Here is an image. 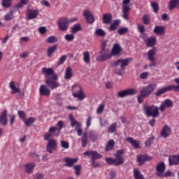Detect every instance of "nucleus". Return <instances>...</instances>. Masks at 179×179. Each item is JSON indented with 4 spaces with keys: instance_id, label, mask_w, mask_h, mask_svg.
<instances>
[{
    "instance_id": "69168bd1",
    "label": "nucleus",
    "mask_w": 179,
    "mask_h": 179,
    "mask_svg": "<svg viewBox=\"0 0 179 179\" xmlns=\"http://www.w3.org/2000/svg\"><path fill=\"white\" fill-rule=\"evenodd\" d=\"M137 30L139 31V33H143L144 31H145V26L142 24H138Z\"/></svg>"
},
{
    "instance_id": "dca6fc26",
    "label": "nucleus",
    "mask_w": 179,
    "mask_h": 179,
    "mask_svg": "<svg viewBox=\"0 0 179 179\" xmlns=\"http://www.w3.org/2000/svg\"><path fill=\"white\" fill-rule=\"evenodd\" d=\"M173 106H174L173 101L170 99H167L160 105L159 110L164 111L166 108H170V107H173Z\"/></svg>"
},
{
    "instance_id": "20e7f679",
    "label": "nucleus",
    "mask_w": 179,
    "mask_h": 179,
    "mask_svg": "<svg viewBox=\"0 0 179 179\" xmlns=\"http://www.w3.org/2000/svg\"><path fill=\"white\" fill-rule=\"evenodd\" d=\"M69 120H70L71 128L76 127V131H77L78 136H82L83 134V129H82V123L75 120V117H73V115H69Z\"/></svg>"
},
{
    "instance_id": "4be33fe9",
    "label": "nucleus",
    "mask_w": 179,
    "mask_h": 179,
    "mask_svg": "<svg viewBox=\"0 0 179 179\" xmlns=\"http://www.w3.org/2000/svg\"><path fill=\"white\" fill-rule=\"evenodd\" d=\"M171 135V128L169 125L165 124L161 131V136L162 138H169Z\"/></svg>"
},
{
    "instance_id": "3c124183",
    "label": "nucleus",
    "mask_w": 179,
    "mask_h": 179,
    "mask_svg": "<svg viewBox=\"0 0 179 179\" xmlns=\"http://www.w3.org/2000/svg\"><path fill=\"white\" fill-rule=\"evenodd\" d=\"M95 34L96 36H99V37H105L106 36V32L103 29H97L95 30Z\"/></svg>"
},
{
    "instance_id": "c756f323",
    "label": "nucleus",
    "mask_w": 179,
    "mask_h": 179,
    "mask_svg": "<svg viewBox=\"0 0 179 179\" xmlns=\"http://www.w3.org/2000/svg\"><path fill=\"white\" fill-rule=\"evenodd\" d=\"M121 51H122V48H121V45L118 43H115L113 45V47L111 50L112 55H114L115 57L117 55H120L121 54Z\"/></svg>"
},
{
    "instance_id": "13d9d810",
    "label": "nucleus",
    "mask_w": 179,
    "mask_h": 179,
    "mask_svg": "<svg viewBox=\"0 0 179 179\" xmlns=\"http://www.w3.org/2000/svg\"><path fill=\"white\" fill-rule=\"evenodd\" d=\"M64 38L66 41H73L75 40V36L73 34H66L64 36Z\"/></svg>"
},
{
    "instance_id": "cd10ccee",
    "label": "nucleus",
    "mask_w": 179,
    "mask_h": 179,
    "mask_svg": "<svg viewBox=\"0 0 179 179\" xmlns=\"http://www.w3.org/2000/svg\"><path fill=\"white\" fill-rule=\"evenodd\" d=\"M126 141L128 143H131V146L135 148V149H141L140 142L134 139L132 137H127Z\"/></svg>"
},
{
    "instance_id": "09e8293b",
    "label": "nucleus",
    "mask_w": 179,
    "mask_h": 179,
    "mask_svg": "<svg viewBox=\"0 0 179 179\" xmlns=\"http://www.w3.org/2000/svg\"><path fill=\"white\" fill-rule=\"evenodd\" d=\"M167 177H173V173L170 171H166L165 173L164 172L159 175V178H167Z\"/></svg>"
},
{
    "instance_id": "473e14b6",
    "label": "nucleus",
    "mask_w": 179,
    "mask_h": 179,
    "mask_svg": "<svg viewBox=\"0 0 179 179\" xmlns=\"http://www.w3.org/2000/svg\"><path fill=\"white\" fill-rule=\"evenodd\" d=\"M25 173L27 174H31L33 171H34V167H36V164L34 163H29L27 164L25 166Z\"/></svg>"
},
{
    "instance_id": "5701e85b",
    "label": "nucleus",
    "mask_w": 179,
    "mask_h": 179,
    "mask_svg": "<svg viewBox=\"0 0 179 179\" xmlns=\"http://www.w3.org/2000/svg\"><path fill=\"white\" fill-rule=\"evenodd\" d=\"M150 160H152V157H149L148 155H140L137 157V162L140 166H142L144 162H150Z\"/></svg>"
},
{
    "instance_id": "4468645a",
    "label": "nucleus",
    "mask_w": 179,
    "mask_h": 179,
    "mask_svg": "<svg viewBox=\"0 0 179 179\" xmlns=\"http://www.w3.org/2000/svg\"><path fill=\"white\" fill-rule=\"evenodd\" d=\"M40 96H45V97H50L51 95V90L47 87L45 85H41L39 87Z\"/></svg>"
},
{
    "instance_id": "c85d7f7f",
    "label": "nucleus",
    "mask_w": 179,
    "mask_h": 179,
    "mask_svg": "<svg viewBox=\"0 0 179 179\" xmlns=\"http://www.w3.org/2000/svg\"><path fill=\"white\" fill-rule=\"evenodd\" d=\"M122 9L123 18L128 20V19H129V11L131 10V7H129V5H123L122 6Z\"/></svg>"
},
{
    "instance_id": "423d86ee",
    "label": "nucleus",
    "mask_w": 179,
    "mask_h": 179,
    "mask_svg": "<svg viewBox=\"0 0 179 179\" xmlns=\"http://www.w3.org/2000/svg\"><path fill=\"white\" fill-rule=\"evenodd\" d=\"M57 25L61 31H66L69 27V19L66 17L59 18Z\"/></svg>"
},
{
    "instance_id": "7c9ffc66",
    "label": "nucleus",
    "mask_w": 179,
    "mask_h": 179,
    "mask_svg": "<svg viewBox=\"0 0 179 179\" xmlns=\"http://www.w3.org/2000/svg\"><path fill=\"white\" fill-rule=\"evenodd\" d=\"M42 73H43V75H45V78H47L48 79V78H50V76H54V75H55L54 74V69L47 67H43L42 69Z\"/></svg>"
},
{
    "instance_id": "680f3d73",
    "label": "nucleus",
    "mask_w": 179,
    "mask_h": 179,
    "mask_svg": "<svg viewBox=\"0 0 179 179\" xmlns=\"http://www.w3.org/2000/svg\"><path fill=\"white\" fill-rule=\"evenodd\" d=\"M153 142H155V138L151 137L148 140L145 141V146H148V148H150V146L152 145V143H153Z\"/></svg>"
},
{
    "instance_id": "774afa93",
    "label": "nucleus",
    "mask_w": 179,
    "mask_h": 179,
    "mask_svg": "<svg viewBox=\"0 0 179 179\" xmlns=\"http://www.w3.org/2000/svg\"><path fill=\"white\" fill-rule=\"evenodd\" d=\"M61 146L64 148V149H69V143L68 141H61Z\"/></svg>"
},
{
    "instance_id": "0eeeda50",
    "label": "nucleus",
    "mask_w": 179,
    "mask_h": 179,
    "mask_svg": "<svg viewBox=\"0 0 179 179\" xmlns=\"http://www.w3.org/2000/svg\"><path fill=\"white\" fill-rule=\"evenodd\" d=\"M134 61V59L131 57L126 58L124 59H119L117 61H115L113 64V66H118V64H120V69L122 71H124L125 69L126 66H128L129 65L130 62H132Z\"/></svg>"
},
{
    "instance_id": "58836bf2",
    "label": "nucleus",
    "mask_w": 179,
    "mask_h": 179,
    "mask_svg": "<svg viewBox=\"0 0 179 179\" xmlns=\"http://www.w3.org/2000/svg\"><path fill=\"white\" fill-rule=\"evenodd\" d=\"M81 143L83 148H86L87 143H89V139L87 138V132H85L81 138Z\"/></svg>"
},
{
    "instance_id": "37998d69",
    "label": "nucleus",
    "mask_w": 179,
    "mask_h": 179,
    "mask_svg": "<svg viewBox=\"0 0 179 179\" xmlns=\"http://www.w3.org/2000/svg\"><path fill=\"white\" fill-rule=\"evenodd\" d=\"M134 177L135 179H145L141 171L136 169L134 170Z\"/></svg>"
},
{
    "instance_id": "7ed1b4c3",
    "label": "nucleus",
    "mask_w": 179,
    "mask_h": 179,
    "mask_svg": "<svg viewBox=\"0 0 179 179\" xmlns=\"http://www.w3.org/2000/svg\"><path fill=\"white\" fill-rule=\"evenodd\" d=\"M72 96L78 99L80 101L86 99V95H85V92L82 90V87L79 85H76L72 87Z\"/></svg>"
},
{
    "instance_id": "f8f14e48",
    "label": "nucleus",
    "mask_w": 179,
    "mask_h": 179,
    "mask_svg": "<svg viewBox=\"0 0 179 179\" xmlns=\"http://www.w3.org/2000/svg\"><path fill=\"white\" fill-rule=\"evenodd\" d=\"M57 149V141L54 138H50L46 145V150L49 153H52V150Z\"/></svg>"
},
{
    "instance_id": "412c9836",
    "label": "nucleus",
    "mask_w": 179,
    "mask_h": 179,
    "mask_svg": "<svg viewBox=\"0 0 179 179\" xmlns=\"http://www.w3.org/2000/svg\"><path fill=\"white\" fill-rule=\"evenodd\" d=\"M153 33L157 36H163L166 34V27L164 26L156 25L153 29Z\"/></svg>"
},
{
    "instance_id": "f257e3e1",
    "label": "nucleus",
    "mask_w": 179,
    "mask_h": 179,
    "mask_svg": "<svg viewBox=\"0 0 179 179\" xmlns=\"http://www.w3.org/2000/svg\"><path fill=\"white\" fill-rule=\"evenodd\" d=\"M115 158L106 157V162L110 166H122L125 163L124 159V150H119L116 152Z\"/></svg>"
},
{
    "instance_id": "2eb2a0df",
    "label": "nucleus",
    "mask_w": 179,
    "mask_h": 179,
    "mask_svg": "<svg viewBox=\"0 0 179 179\" xmlns=\"http://www.w3.org/2000/svg\"><path fill=\"white\" fill-rule=\"evenodd\" d=\"M83 15L86 18L87 22H88L89 24H93V23H94V16L92 15L90 10H85Z\"/></svg>"
},
{
    "instance_id": "49530a36",
    "label": "nucleus",
    "mask_w": 179,
    "mask_h": 179,
    "mask_svg": "<svg viewBox=\"0 0 179 179\" xmlns=\"http://www.w3.org/2000/svg\"><path fill=\"white\" fill-rule=\"evenodd\" d=\"M175 82L177 83V85H171V87L173 92H179V78H175Z\"/></svg>"
},
{
    "instance_id": "c9c22d12",
    "label": "nucleus",
    "mask_w": 179,
    "mask_h": 179,
    "mask_svg": "<svg viewBox=\"0 0 179 179\" xmlns=\"http://www.w3.org/2000/svg\"><path fill=\"white\" fill-rule=\"evenodd\" d=\"M9 87L11 90V92L13 94H16V93H19L20 88L16 87V85H15V81H11L9 83Z\"/></svg>"
},
{
    "instance_id": "79ce46f5",
    "label": "nucleus",
    "mask_w": 179,
    "mask_h": 179,
    "mask_svg": "<svg viewBox=\"0 0 179 179\" xmlns=\"http://www.w3.org/2000/svg\"><path fill=\"white\" fill-rule=\"evenodd\" d=\"M24 124H25V125L27 127H31V124H34V122H36V118L35 117H29V118H25L23 120Z\"/></svg>"
},
{
    "instance_id": "4d7b16f0",
    "label": "nucleus",
    "mask_w": 179,
    "mask_h": 179,
    "mask_svg": "<svg viewBox=\"0 0 179 179\" xmlns=\"http://www.w3.org/2000/svg\"><path fill=\"white\" fill-rule=\"evenodd\" d=\"M13 19V11L10 10V13L4 15V20H12Z\"/></svg>"
},
{
    "instance_id": "a18cd8bd",
    "label": "nucleus",
    "mask_w": 179,
    "mask_h": 179,
    "mask_svg": "<svg viewBox=\"0 0 179 179\" xmlns=\"http://www.w3.org/2000/svg\"><path fill=\"white\" fill-rule=\"evenodd\" d=\"M89 138L92 142H96L97 141V134H96L94 131L92 130L89 132Z\"/></svg>"
},
{
    "instance_id": "f704fd0d",
    "label": "nucleus",
    "mask_w": 179,
    "mask_h": 179,
    "mask_svg": "<svg viewBox=\"0 0 179 179\" xmlns=\"http://www.w3.org/2000/svg\"><path fill=\"white\" fill-rule=\"evenodd\" d=\"M120 23H121V21L120 20H113V22L110 24L109 27V31H115V30H117V27L120 26Z\"/></svg>"
},
{
    "instance_id": "72a5a7b5",
    "label": "nucleus",
    "mask_w": 179,
    "mask_h": 179,
    "mask_svg": "<svg viewBox=\"0 0 179 179\" xmlns=\"http://www.w3.org/2000/svg\"><path fill=\"white\" fill-rule=\"evenodd\" d=\"M58 48V45L57 44H54L52 46L49 47L47 50V55L49 57V58H51L52 57V54L57 51V49Z\"/></svg>"
},
{
    "instance_id": "f3484780",
    "label": "nucleus",
    "mask_w": 179,
    "mask_h": 179,
    "mask_svg": "<svg viewBox=\"0 0 179 179\" xmlns=\"http://www.w3.org/2000/svg\"><path fill=\"white\" fill-rule=\"evenodd\" d=\"M83 155H85V156H88L89 157H90L91 156V159H94L96 160H98V159H101V157H103V155L99 154L97 151H86L83 153Z\"/></svg>"
},
{
    "instance_id": "b1692460",
    "label": "nucleus",
    "mask_w": 179,
    "mask_h": 179,
    "mask_svg": "<svg viewBox=\"0 0 179 179\" xmlns=\"http://www.w3.org/2000/svg\"><path fill=\"white\" fill-rule=\"evenodd\" d=\"M172 88L171 85H167L160 90H158L157 92H155V94L159 97V96H162V94H164V93H167V92H171Z\"/></svg>"
},
{
    "instance_id": "bf43d9fd",
    "label": "nucleus",
    "mask_w": 179,
    "mask_h": 179,
    "mask_svg": "<svg viewBox=\"0 0 179 179\" xmlns=\"http://www.w3.org/2000/svg\"><path fill=\"white\" fill-rule=\"evenodd\" d=\"M116 129H117V123H113L108 128V132H110V134H114V132H115Z\"/></svg>"
},
{
    "instance_id": "6e6552de",
    "label": "nucleus",
    "mask_w": 179,
    "mask_h": 179,
    "mask_svg": "<svg viewBox=\"0 0 179 179\" xmlns=\"http://www.w3.org/2000/svg\"><path fill=\"white\" fill-rule=\"evenodd\" d=\"M100 55H98L96 59L99 62H104V61H107V59H111V57H113L112 53L110 52V50H101L99 52Z\"/></svg>"
},
{
    "instance_id": "c03bdc74",
    "label": "nucleus",
    "mask_w": 179,
    "mask_h": 179,
    "mask_svg": "<svg viewBox=\"0 0 179 179\" xmlns=\"http://www.w3.org/2000/svg\"><path fill=\"white\" fill-rule=\"evenodd\" d=\"M83 61L85 64H90V53L89 51L83 52Z\"/></svg>"
},
{
    "instance_id": "052dcab7",
    "label": "nucleus",
    "mask_w": 179,
    "mask_h": 179,
    "mask_svg": "<svg viewBox=\"0 0 179 179\" xmlns=\"http://www.w3.org/2000/svg\"><path fill=\"white\" fill-rule=\"evenodd\" d=\"M66 61V55H62L58 60L57 65H64V62Z\"/></svg>"
},
{
    "instance_id": "4c0bfd02",
    "label": "nucleus",
    "mask_w": 179,
    "mask_h": 179,
    "mask_svg": "<svg viewBox=\"0 0 179 179\" xmlns=\"http://www.w3.org/2000/svg\"><path fill=\"white\" fill-rule=\"evenodd\" d=\"M82 30V26L80 23H77L73 25V27L71 29V34H76L78 31H80Z\"/></svg>"
},
{
    "instance_id": "0e129e2a",
    "label": "nucleus",
    "mask_w": 179,
    "mask_h": 179,
    "mask_svg": "<svg viewBox=\"0 0 179 179\" xmlns=\"http://www.w3.org/2000/svg\"><path fill=\"white\" fill-rule=\"evenodd\" d=\"M56 126L57 127V130H58V131H61V130L62 129V128H64V121L59 120V121L57 123Z\"/></svg>"
},
{
    "instance_id": "6ab92c4d",
    "label": "nucleus",
    "mask_w": 179,
    "mask_h": 179,
    "mask_svg": "<svg viewBox=\"0 0 179 179\" xmlns=\"http://www.w3.org/2000/svg\"><path fill=\"white\" fill-rule=\"evenodd\" d=\"M146 47H155L156 45V43H157V39L155 36H151L150 38H143Z\"/></svg>"
},
{
    "instance_id": "ddd939ff",
    "label": "nucleus",
    "mask_w": 179,
    "mask_h": 179,
    "mask_svg": "<svg viewBox=\"0 0 179 179\" xmlns=\"http://www.w3.org/2000/svg\"><path fill=\"white\" fill-rule=\"evenodd\" d=\"M155 170L157 171L155 173L157 177L160 178V174H162L166 171V164L163 162L158 163L155 167Z\"/></svg>"
},
{
    "instance_id": "a878e982",
    "label": "nucleus",
    "mask_w": 179,
    "mask_h": 179,
    "mask_svg": "<svg viewBox=\"0 0 179 179\" xmlns=\"http://www.w3.org/2000/svg\"><path fill=\"white\" fill-rule=\"evenodd\" d=\"M102 22L103 24H110L113 22V15L110 13L103 14L102 16Z\"/></svg>"
},
{
    "instance_id": "393cba45",
    "label": "nucleus",
    "mask_w": 179,
    "mask_h": 179,
    "mask_svg": "<svg viewBox=\"0 0 179 179\" xmlns=\"http://www.w3.org/2000/svg\"><path fill=\"white\" fill-rule=\"evenodd\" d=\"M38 15H40V11H38V10H29L27 12V17L29 20H31L33 19H36Z\"/></svg>"
},
{
    "instance_id": "5fc2aeb1",
    "label": "nucleus",
    "mask_w": 179,
    "mask_h": 179,
    "mask_svg": "<svg viewBox=\"0 0 179 179\" xmlns=\"http://www.w3.org/2000/svg\"><path fill=\"white\" fill-rule=\"evenodd\" d=\"M128 27H122L117 30V33L120 36H124L126 33H128Z\"/></svg>"
},
{
    "instance_id": "8fccbe9b",
    "label": "nucleus",
    "mask_w": 179,
    "mask_h": 179,
    "mask_svg": "<svg viewBox=\"0 0 179 179\" xmlns=\"http://www.w3.org/2000/svg\"><path fill=\"white\" fill-rule=\"evenodd\" d=\"M1 5L3 8H10L12 6V0H3Z\"/></svg>"
},
{
    "instance_id": "e2e57ef3",
    "label": "nucleus",
    "mask_w": 179,
    "mask_h": 179,
    "mask_svg": "<svg viewBox=\"0 0 179 179\" xmlns=\"http://www.w3.org/2000/svg\"><path fill=\"white\" fill-rule=\"evenodd\" d=\"M17 114H18L20 118H21V120H22V121H24V119L26 118V113H24V111H23V110H18Z\"/></svg>"
},
{
    "instance_id": "1a4fd4ad",
    "label": "nucleus",
    "mask_w": 179,
    "mask_h": 179,
    "mask_svg": "<svg viewBox=\"0 0 179 179\" xmlns=\"http://www.w3.org/2000/svg\"><path fill=\"white\" fill-rule=\"evenodd\" d=\"M155 89H156V84H150L140 91V94L144 97H149Z\"/></svg>"
},
{
    "instance_id": "e433bc0d",
    "label": "nucleus",
    "mask_w": 179,
    "mask_h": 179,
    "mask_svg": "<svg viewBox=\"0 0 179 179\" xmlns=\"http://www.w3.org/2000/svg\"><path fill=\"white\" fill-rule=\"evenodd\" d=\"M73 76L72 73V69L71 67H67L64 73V79L66 80H69Z\"/></svg>"
},
{
    "instance_id": "9d476101",
    "label": "nucleus",
    "mask_w": 179,
    "mask_h": 179,
    "mask_svg": "<svg viewBox=\"0 0 179 179\" xmlns=\"http://www.w3.org/2000/svg\"><path fill=\"white\" fill-rule=\"evenodd\" d=\"M138 91L135 88H129L127 90H122L117 93L118 97H127V96H134L136 94Z\"/></svg>"
},
{
    "instance_id": "603ef678",
    "label": "nucleus",
    "mask_w": 179,
    "mask_h": 179,
    "mask_svg": "<svg viewBox=\"0 0 179 179\" xmlns=\"http://www.w3.org/2000/svg\"><path fill=\"white\" fill-rule=\"evenodd\" d=\"M151 7L152 8L155 13H157V12H159V3H157V2H151Z\"/></svg>"
},
{
    "instance_id": "a211bd4d",
    "label": "nucleus",
    "mask_w": 179,
    "mask_h": 179,
    "mask_svg": "<svg viewBox=\"0 0 179 179\" xmlns=\"http://www.w3.org/2000/svg\"><path fill=\"white\" fill-rule=\"evenodd\" d=\"M78 158H71L66 157L64 158V166L65 167H73V164L78 163Z\"/></svg>"
},
{
    "instance_id": "a19ab883",
    "label": "nucleus",
    "mask_w": 179,
    "mask_h": 179,
    "mask_svg": "<svg viewBox=\"0 0 179 179\" xmlns=\"http://www.w3.org/2000/svg\"><path fill=\"white\" fill-rule=\"evenodd\" d=\"M179 3V0H171L169 3V10H173V9L177 8V5Z\"/></svg>"
},
{
    "instance_id": "39448f33",
    "label": "nucleus",
    "mask_w": 179,
    "mask_h": 179,
    "mask_svg": "<svg viewBox=\"0 0 179 179\" xmlns=\"http://www.w3.org/2000/svg\"><path fill=\"white\" fill-rule=\"evenodd\" d=\"M55 80H58V76H57V74H55L52 77H49L48 79H46L45 80V83L47 85V86H48V87H50V89L54 90L61 86V84Z\"/></svg>"
},
{
    "instance_id": "aec40b11",
    "label": "nucleus",
    "mask_w": 179,
    "mask_h": 179,
    "mask_svg": "<svg viewBox=\"0 0 179 179\" xmlns=\"http://www.w3.org/2000/svg\"><path fill=\"white\" fill-rule=\"evenodd\" d=\"M169 166H178L179 164V154L171 155L169 157Z\"/></svg>"
},
{
    "instance_id": "f03ea898",
    "label": "nucleus",
    "mask_w": 179,
    "mask_h": 179,
    "mask_svg": "<svg viewBox=\"0 0 179 179\" xmlns=\"http://www.w3.org/2000/svg\"><path fill=\"white\" fill-rule=\"evenodd\" d=\"M143 110L145 115L147 117H153V118H157V117H159V108L157 106L144 105L143 106Z\"/></svg>"
},
{
    "instance_id": "6e6d98bb",
    "label": "nucleus",
    "mask_w": 179,
    "mask_h": 179,
    "mask_svg": "<svg viewBox=\"0 0 179 179\" xmlns=\"http://www.w3.org/2000/svg\"><path fill=\"white\" fill-rule=\"evenodd\" d=\"M142 20L144 24H149L150 23V17L148 15H144Z\"/></svg>"
},
{
    "instance_id": "338daca9",
    "label": "nucleus",
    "mask_w": 179,
    "mask_h": 179,
    "mask_svg": "<svg viewBox=\"0 0 179 179\" xmlns=\"http://www.w3.org/2000/svg\"><path fill=\"white\" fill-rule=\"evenodd\" d=\"M146 98V96H144L142 95V94H140L137 96V101L139 103V104H142L143 103V99Z\"/></svg>"
},
{
    "instance_id": "9b49d317",
    "label": "nucleus",
    "mask_w": 179,
    "mask_h": 179,
    "mask_svg": "<svg viewBox=\"0 0 179 179\" xmlns=\"http://www.w3.org/2000/svg\"><path fill=\"white\" fill-rule=\"evenodd\" d=\"M155 55H156V48L150 50L148 52V59L150 61V62H152L149 65L150 68H152V66H156V62H155Z\"/></svg>"
},
{
    "instance_id": "ea45409f",
    "label": "nucleus",
    "mask_w": 179,
    "mask_h": 179,
    "mask_svg": "<svg viewBox=\"0 0 179 179\" xmlns=\"http://www.w3.org/2000/svg\"><path fill=\"white\" fill-rule=\"evenodd\" d=\"M115 145V142L114 141V140H110L106 145L105 150L106 152H110V150H111L114 148Z\"/></svg>"
},
{
    "instance_id": "864d4df0",
    "label": "nucleus",
    "mask_w": 179,
    "mask_h": 179,
    "mask_svg": "<svg viewBox=\"0 0 179 179\" xmlns=\"http://www.w3.org/2000/svg\"><path fill=\"white\" fill-rule=\"evenodd\" d=\"M104 107H106V104L104 103H101L96 109V113L103 114V111H104Z\"/></svg>"
},
{
    "instance_id": "de8ad7c7",
    "label": "nucleus",
    "mask_w": 179,
    "mask_h": 179,
    "mask_svg": "<svg viewBox=\"0 0 179 179\" xmlns=\"http://www.w3.org/2000/svg\"><path fill=\"white\" fill-rule=\"evenodd\" d=\"M46 41L49 43V44H53V43H57V41H58V38L57 36H50L47 38Z\"/></svg>"
},
{
    "instance_id": "2f4dec72",
    "label": "nucleus",
    "mask_w": 179,
    "mask_h": 179,
    "mask_svg": "<svg viewBox=\"0 0 179 179\" xmlns=\"http://www.w3.org/2000/svg\"><path fill=\"white\" fill-rule=\"evenodd\" d=\"M57 129V127H51L49 129L48 132L43 135L44 141H50V138H52V135H54V132H55Z\"/></svg>"
},
{
    "instance_id": "bb28decb",
    "label": "nucleus",
    "mask_w": 179,
    "mask_h": 179,
    "mask_svg": "<svg viewBox=\"0 0 179 179\" xmlns=\"http://www.w3.org/2000/svg\"><path fill=\"white\" fill-rule=\"evenodd\" d=\"M0 123L1 125H8V110H4L0 115Z\"/></svg>"
}]
</instances>
